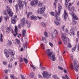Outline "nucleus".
Returning <instances> with one entry per match:
<instances>
[{"label":"nucleus","instance_id":"nucleus-1","mask_svg":"<svg viewBox=\"0 0 79 79\" xmlns=\"http://www.w3.org/2000/svg\"><path fill=\"white\" fill-rule=\"evenodd\" d=\"M6 10H5L4 11V15H6V17L4 16V18L6 20V21H7V19H9V18L8 15V14L9 16H13V12H12L11 10L10 9V7L7 6H6Z\"/></svg>","mask_w":79,"mask_h":79},{"label":"nucleus","instance_id":"nucleus-2","mask_svg":"<svg viewBox=\"0 0 79 79\" xmlns=\"http://www.w3.org/2000/svg\"><path fill=\"white\" fill-rule=\"evenodd\" d=\"M46 53L47 54L48 56L49 57V58L50 60H51L52 61L56 60V57L55 54L53 55V52H50V49H47L46 50ZM52 56L51 57V56Z\"/></svg>","mask_w":79,"mask_h":79},{"label":"nucleus","instance_id":"nucleus-3","mask_svg":"<svg viewBox=\"0 0 79 79\" xmlns=\"http://www.w3.org/2000/svg\"><path fill=\"white\" fill-rule=\"evenodd\" d=\"M45 6H43L41 8L37 10V13L39 15H43H43L44 16L46 17H47V13L44 12V11H45Z\"/></svg>","mask_w":79,"mask_h":79},{"label":"nucleus","instance_id":"nucleus-4","mask_svg":"<svg viewBox=\"0 0 79 79\" xmlns=\"http://www.w3.org/2000/svg\"><path fill=\"white\" fill-rule=\"evenodd\" d=\"M42 74L43 77L46 79H49V78L51 77V76H52V74L48 73L45 71L43 72Z\"/></svg>","mask_w":79,"mask_h":79},{"label":"nucleus","instance_id":"nucleus-5","mask_svg":"<svg viewBox=\"0 0 79 79\" xmlns=\"http://www.w3.org/2000/svg\"><path fill=\"white\" fill-rule=\"evenodd\" d=\"M61 38L62 39V40H63V41L64 44H66V43H67V39H68V38H67V37L66 36L64 33H62Z\"/></svg>","mask_w":79,"mask_h":79},{"label":"nucleus","instance_id":"nucleus-6","mask_svg":"<svg viewBox=\"0 0 79 79\" xmlns=\"http://www.w3.org/2000/svg\"><path fill=\"white\" fill-rule=\"evenodd\" d=\"M54 13L55 16L56 17V21H59V18H58V16H59V15H60V13H59V12H57L56 10H55Z\"/></svg>","mask_w":79,"mask_h":79},{"label":"nucleus","instance_id":"nucleus-7","mask_svg":"<svg viewBox=\"0 0 79 79\" xmlns=\"http://www.w3.org/2000/svg\"><path fill=\"white\" fill-rule=\"evenodd\" d=\"M23 3V1H19V8L20 10H22L23 8L24 5L22 3Z\"/></svg>","mask_w":79,"mask_h":79},{"label":"nucleus","instance_id":"nucleus-8","mask_svg":"<svg viewBox=\"0 0 79 79\" xmlns=\"http://www.w3.org/2000/svg\"><path fill=\"white\" fill-rule=\"evenodd\" d=\"M38 3V0H33L31 2L30 5L31 6H35L37 5Z\"/></svg>","mask_w":79,"mask_h":79},{"label":"nucleus","instance_id":"nucleus-9","mask_svg":"<svg viewBox=\"0 0 79 79\" xmlns=\"http://www.w3.org/2000/svg\"><path fill=\"white\" fill-rule=\"evenodd\" d=\"M69 14L70 15H72L74 19H76V20H79V18L77 17V16L76 15H75L74 13L73 12L72 13L69 12Z\"/></svg>","mask_w":79,"mask_h":79},{"label":"nucleus","instance_id":"nucleus-10","mask_svg":"<svg viewBox=\"0 0 79 79\" xmlns=\"http://www.w3.org/2000/svg\"><path fill=\"white\" fill-rule=\"evenodd\" d=\"M4 53L5 55H6V58H8L10 55V52H8V51L6 49L4 51Z\"/></svg>","mask_w":79,"mask_h":79},{"label":"nucleus","instance_id":"nucleus-11","mask_svg":"<svg viewBox=\"0 0 79 79\" xmlns=\"http://www.w3.org/2000/svg\"><path fill=\"white\" fill-rule=\"evenodd\" d=\"M74 65L75 67V71L76 72L78 71V68H79V66L77 65V63H74Z\"/></svg>","mask_w":79,"mask_h":79},{"label":"nucleus","instance_id":"nucleus-12","mask_svg":"<svg viewBox=\"0 0 79 79\" xmlns=\"http://www.w3.org/2000/svg\"><path fill=\"white\" fill-rule=\"evenodd\" d=\"M15 32L16 34L14 33V35L15 37L16 36V35H18V28H17V26H15Z\"/></svg>","mask_w":79,"mask_h":79},{"label":"nucleus","instance_id":"nucleus-13","mask_svg":"<svg viewBox=\"0 0 79 79\" xmlns=\"http://www.w3.org/2000/svg\"><path fill=\"white\" fill-rule=\"evenodd\" d=\"M70 34L71 36V35H72L73 37L74 36L75 34H74V31L73 30V28H71L70 29Z\"/></svg>","mask_w":79,"mask_h":79},{"label":"nucleus","instance_id":"nucleus-14","mask_svg":"<svg viewBox=\"0 0 79 79\" xmlns=\"http://www.w3.org/2000/svg\"><path fill=\"white\" fill-rule=\"evenodd\" d=\"M58 5L59 6L58 7V13H60L61 11L62 7L61 6V5L60 4L58 3Z\"/></svg>","mask_w":79,"mask_h":79},{"label":"nucleus","instance_id":"nucleus-15","mask_svg":"<svg viewBox=\"0 0 79 79\" xmlns=\"http://www.w3.org/2000/svg\"><path fill=\"white\" fill-rule=\"evenodd\" d=\"M30 19H31V20L34 19L35 21H36V20H37V17L33 15L30 17Z\"/></svg>","mask_w":79,"mask_h":79},{"label":"nucleus","instance_id":"nucleus-16","mask_svg":"<svg viewBox=\"0 0 79 79\" xmlns=\"http://www.w3.org/2000/svg\"><path fill=\"white\" fill-rule=\"evenodd\" d=\"M36 5H37V6H39V7H41V6H42L43 5L42 3V2L40 1L39 2L38 1V3Z\"/></svg>","mask_w":79,"mask_h":79},{"label":"nucleus","instance_id":"nucleus-17","mask_svg":"<svg viewBox=\"0 0 79 79\" xmlns=\"http://www.w3.org/2000/svg\"><path fill=\"white\" fill-rule=\"evenodd\" d=\"M25 20H26V19H25V18H23L21 20V24H22V25H24V24H25Z\"/></svg>","mask_w":79,"mask_h":79},{"label":"nucleus","instance_id":"nucleus-18","mask_svg":"<svg viewBox=\"0 0 79 79\" xmlns=\"http://www.w3.org/2000/svg\"><path fill=\"white\" fill-rule=\"evenodd\" d=\"M6 29L7 30H8L9 31H11L12 32V33H13V32H14L13 31V29L12 28L10 27H7Z\"/></svg>","mask_w":79,"mask_h":79},{"label":"nucleus","instance_id":"nucleus-19","mask_svg":"<svg viewBox=\"0 0 79 79\" xmlns=\"http://www.w3.org/2000/svg\"><path fill=\"white\" fill-rule=\"evenodd\" d=\"M66 16H67V12H66V10H65L64 12V19L65 20V21L66 20Z\"/></svg>","mask_w":79,"mask_h":79},{"label":"nucleus","instance_id":"nucleus-20","mask_svg":"<svg viewBox=\"0 0 79 79\" xmlns=\"http://www.w3.org/2000/svg\"><path fill=\"white\" fill-rule=\"evenodd\" d=\"M18 6H19V4H17L15 6V7L16 9V11L17 13L18 12V11H19V9H18Z\"/></svg>","mask_w":79,"mask_h":79},{"label":"nucleus","instance_id":"nucleus-21","mask_svg":"<svg viewBox=\"0 0 79 79\" xmlns=\"http://www.w3.org/2000/svg\"><path fill=\"white\" fill-rule=\"evenodd\" d=\"M26 30H22V35H23V37H25L26 36Z\"/></svg>","mask_w":79,"mask_h":79},{"label":"nucleus","instance_id":"nucleus-22","mask_svg":"<svg viewBox=\"0 0 79 79\" xmlns=\"http://www.w3.org/2000/svg\"><path fill=\"white\" fill-rule=\"evenodd\" d=\"M11 23L12 24H15L16 23V19L12 18Z\"/></svg>","mask_w":79,"mask_h":79},{"label":"nucleus","instance_id":"nucleus-23","mask_svg":"<svg viewBox=\"0 0 79 79\" xmlns=\"http://www.w3.org/2000/svg\"><path fill=\"white\" fill-rule=\"evenodd\" d=\"M26 24H27V27L28 28L30 27V24H29V23H28V21H27V20H26Z\"/></svg>","mask_w":79,"mask_h":79},{"label":"nucleus","instance_id":"nucleus-24","mask_svg":"<svg viewBox=\"0 0 79 79\" xmlns=\"http://www.w3.org/2000/svg\"><path fill=\"white\" fill-rule=\"evenodd\" d=\"M41 24V26H43V27H46V26H47V25L46 24V23L45 22H42Z\"/></svg>","mask_w":79,"mask_h":79},{"label":"nucleus","instance_id":"nucleus-25","mask_svg":"<svg viewBox=\"0 0 79 79\" xmlns=\"http://www.w3.org/2000/svg\"><path fill=\"white\" fill-rule=\"evenodd\" d=\"M34 73L33 72L31 73L30 75V76L31 78H33L34 77Z\"/></svg>","mask_w":79,"mask_h":79},{"label":"nucleus","instance_id":"nucleus-26","mask_svg":"<svg viewBox=\"0 0 79 79\" xmlns=\"http://www.w3.org/2000/svg\"><path fill=\"white\" fill-rule=\"evenodd\" d=\"M65 32L66 35H68L69 32H68V30L67 29H65Z\"/></svg>","mask_w":79,"mask_h":79},{"label":"nucleus","instance_id":"nucleus-27","mask_svg":"<svg viewBox=\"0 0 79 79\" xmlns=\"http://www.w3.org/2000/svg\"><path fill=\"white\" fill-rule=\"evenodd\" d=\"M68 9L69 10V11H71L72 10H73H73H74V7H72V8H70V7H69V6H68Z\"/></svg>","mask_w":79,"mask_h":79},{"label":"nucleus","instance_id":"nucleus-28","mask_svg":"<svg viewBox=\"0 0 79 79\" xmlns=\"http://www.w3.org/2000/svg\"><path fill=\"white\" fill-rule=\"evenodd\" d=\"M67 46L69 47V48H71L72 47V45H71V44L70 42L68 43V44Z\"/></svg>","mask_w":79,"mask_h":79},{"label":"nucleus","instance_id":"nucleus-29","mask_svg":"<svg viewBox=\"0 0 79 79\" xmlns=\"http://www.w3.org/2000/svg\"><path fill=\"white\" fill-rule=\"evenodd\" d=\"M23 60L24 61H25L26 63L27 64V62H28V60L27 59H26L25 58H23Z\"/></svg>","mask_w":79,"mask_h":79},{"label":"nucleus","instance_id":"nucleus-30","mask_svg":"<svg viewBox=\"0 0 79 79\" xmlns=\"http://www.w3.org/2000/svg\"><path fill=\"white\" fill-rule=\"evenodd\" d=\"M31 66L32 68L33 71H35V68L34 66V65H30Z\"/></svg>","mask_w":79,"mask_h":79},{"label":"nucleus","instance_id":"nucleus-31","mask_svg":"<svg viewBox=\"0 0 79 79\" xmlns=\"http://www.w3.org/2000/svg\"><path fill=\"white\" fill-rule=\"evenodd\" d=\"M58 21H56V22H55V21H54L55 24H56V26H58V25H59V22Z\"/></svg>","mask_w":79,"mask_h":79},{"label":"nucleus","instance_id":"nucleus-32","mask_svg":"<svg viewBox=\"0 0 79 79\" xmlns=\"http://www.w3.org/2000/svg\"><path fill=\"white\" fill-rule=\"evenodd\" d=\"M50 15H51L52 16H55V14L54 15V13L53 12H49Z\"/></svg>","mask_w":79,"mask_h":79},{"label":"nucleus","instance_id":"nucleus-33","mask_svg":"<svg viewBox=\"0 0 79 79\" xmlns=\"http://www.w3.org/2000/svg\"><path fill=\"white\" fill-rule=\"evenodd\" d=\"M49 44L50 46H51L52 47H53V44H52V43L50 42H49Z\"/></svg>","mask_w":79,"mask_h":79},{"label":"nucleus","instance_id":"nucleus-34","mask_svg":"<svg viewBox=\"0 0 79 79\" xmlns=\"http://www.w3.org/2000/svg\"><path fill=\"white\" fill-rule=\"evenodd\" d=\"M8 68H11L12 67V64H9L8 65Z\"/></svg>","mask_w":79,"mask_h":79},{"label":"nucleus","instance_id":"nucleus-35","mask_svg":"<svg viewBox=\"0 0 79 79\" xmlns=\"http://www.w3.org/2000/svg\"><path fill=\"white\" fill-rule=\"evenodd\" d=\"M58 69L60 70H63V68L61 67H60V66H58Z\"/></svg>","mask_w":79,"mask_h":79},{"label":"nucleus","instance_id":"nucleus-36","mask_svg":"<svg viewBox=\"0 0 79 79\" xmlns=\"http://www.w3.org/2000/svg\"><path fill=\"white\" fill-rule=\"evenodd\" d=\"M8 43H9V45H11V44H12V43L11 42V41H9L8 40Z\"/></svg>","mask_w":79,"mask_h":79},{"label":"nucleus","instance_id":"nucleus-37","mask_svg":"<svg viewBox=\"0 0 79 79\" xmlns=\"http://www.w3.org/2000/svg\"><path fill=\"white\" fill-rule=\"evenodd\" d=\"M76 49V47H74L73 48H72V52H74L75 51V50Z\"/></svg>","mask_w":79,"mask_h":79},{"label":"nucleus","instance_id":"nucleus-38","mask_svg":"<svg viewBox=\"0 0 79 79\" xmlns=\"http://www.w3.org/2000/svg\"><path fill=\"white\" fill-rule=\"evenodd\" d=\"M68 5V2L67 0H65V5L66 6V7H67V6Z\"/></svg>","mask_w":79,"mask_h":79},{"label":"nucleus","instance_id":"nucleus-39","mask_svg":"<svg viewBox=\"0 0 79 79\" xmlns=\"http://www.w3.org/2000/svg\"><path fill=\"white\" fill-rule=\"evenodd\" d=\"M22 79H25V78L23 76V75H20Z\"/></svg>","mask_w":79,"mask_h":79},{"label":"nucleus","instance_id":"nucleus-40","mask_svg":"<svg viewBox=\"0 0 79 79\" xmlns=\"http://www.w3.org/2000/svg\"><path fill=\"white\" fill-rule=\"evenodd\" d=\"M44 34L45 37H47L48 34H47V31H46L44 32Z\"/></svg>","mask_w":79,"mask_h":79},{"label":"nucleus","instance_id":"nucleus-41","mask_svg":"<svg viewBox=\"0 0 79 79\" xmlns=\"http://www.w3.org/2000/svg\"><path fill=\"white\" fill-rule=\"evenodd\" d=\"M16 42L17 44H19V40L18 39H16Z\"/></svg>","mask_w":79,"mask_h":79},{"label":"nucleus","instance_id":"nucleus-42","mask_svg":"<svg viewBox=\"0 0 79 79\" xmlns=\"http://www.w3.org/2000/svg\"><path fill=\"white\" fill-rule=\"evenodd\" d=\"M10 78L11 79H14L15 78L14 77V75H10Z\"/></svg>","mask_w":79,"mask_h":79},{"label":"nucleus","instance_id":"nucleus-43","mask_svg":"<svg viewBox=\"0 0 79 79\" xmlns=\"http://www.w3.org/2000/svg\"><path fill=\"white\" fill-rule=\"evenodd\" d=\"M42 46H41V48H43V49H44L45 48V47H44V45H43V44H41Z\"/></svg>","mask_w":79,"mask_h":79},{"label":"nucleus","instance_id":"nucleus-44","mask_svg":"<svg viewBox=\"0 0 79 79\" xmlns=\"http://www.w3.org/2000/svg\"><path fill=\"white\" fill-rule=\"evenodd\" d=\"M66 27L65 26V25H64L63 26L62 29H63V31H64V29H65V28Z\"/></svg>","mask_w":79,"mask_h":79},{"label":"nucleus","instance_id":"nucleus-45","mask_svg":"<svg viewBox=\"0 0 79 79\" xmlns=\"http://www.w3.org/2000/svg\"><path fill=\"white\" fill-rule=\"evenodd\" d=\"M73 24H76V23H77V22H76V21L73 20Z\"/></svg>","mask_w":79,"mask_h":79},{"label":"nucleus","instance_id":"nucleus-46","mask_svg":"<svg viewBox=\"0 0 79 79\" xmlns=\"http://www.w3.org/2000/svg\"><path fill=\"white\" fill-rule=\"evenodd\" d=\"M16 18H17V15H15L14 16L13 18H12V19H16Z\"/></svg>","mask_w":79,"mask_h":79},{"label":"nucleus","instance_id":"nucleus-47","mask_svg":"<svg viewBox=\"0 0 79 79\" xmlns=\"http://www.w3.org/2000/svg\"><path fill=\"white\" fill-rule=\"evenodd\" d=\"M54 32L55 34H58V31L56 30H54Z\"/></svg>","mask_w":79,"mask_h":79},{"label":"nucleus","instance_id":"nucleus-48","mask_svg":"<svg viewBox=\"0 0 79 79\" xmlns=\"http://www.w3.org/2000/svg\"><path fill=\"white\" fill-rule=\"evenodd\" d=\"M38 77L39 78H41V79H42L43 77L42 76H41L40 75H38Z\"/></svg>","mask_w":79,"mask_h":79},{"label":"nucleus","instance_id":"nucleus-49","mask_svg":"<svg viewBox=\"0 0 79 79\" xmlns=\"http://www.w3.org/2000/svg\"><path fill=\"white\" fill-rule=\"evenodd\" d=\"M53 5L55 6V8H56V3H55V2H54Z\"/></svg>","mask_w":79,"mask_h":79},{"label":"nucleus","instance_id":"nucleus-50","mask_svg":"<svg viewBox=\"0 0 79 79\" xmlns=\"http://www.w3.org/2000/svg\"><path fill=\"white\" fill-rule=\"evenodd\" d=\"M30 16V14H29V13L28 12L27 14V18H29V17Z\"/></svg>","mask_w":79,"mask_h":79},{"label":"nucleus","instance_id":"nucleus-51","mask_svg":"<svg viewBox=\"0 0 79 79\" xmlns=\"http://www.w3.org/2000/svg\"><path fill=\"white\" fill-rule=\"evenodd\" d=\"M65 77L67 79H69V77H68V76L67 75H65Z\"/></svg>","mask_w":79,"mask_h":79},{"label":"nucleus","instance_id":"nucleus-52","mask_svg":"<svg viewBox=\"0 0 79 79\" xmlns=\"http://www.w3.org/2000/svg\"><path fill=\"white\" fill-rule=\"evenodd\" d=\"M3 64L4 65H7V63H6V62H3Z\"/></svg>","mask_w":79,"mask_h":79},{"label":"nucleus","instance_id":"nucleus-53","mask_svg":"<svg viewBox=\"0 0 79 79\" xmlns=\"http://www.w3.org/2000/svg\"><path fill=\"white\" fill-rule=\"evenodd\" d=\"M19 60L20 62H23V59L22 58H20Z\"/></svg>","mask_w":79,"mask_h":79},{"label":"nucleus","instance_id":"nucleus-54","mask_svg":"<svg viewBox=\"0 0 79 79\" xmlns=\"http://www.w3.org/2000/svg\"><path fill=\"white\" fill-rule=\"evenodd\" d=\"M4 72L5 73H6V74H7V73H8V70L7 69H5L4 70Z\"/></svg>","mask_w":79,"mask_h":79},{"label":"nucleus","instance_id":"nucleus-55","mask_svg":"<svg viewBox=\"0 0 79 79\" xmlns=\"http://www.w3.org/2000/svg\"><path fill=\"white\" fill-rule=\"evenodd\" d=\"M37 18H38L39 19H42V17H40L39 16H37Z\"/></svg>","mask_w":79,"mask_h":79},{"label":"nucleus","instance_id":"nucleus-56","mask_svg":"<svg viewBox=\"0 0 79 79\" xmlns=\"http://www.w3.org/2000/svg\"><path fill=\"white\" fill-rule=\"evenodd\" d=\"M77 35L78 37H79V31L77 32Z\"/></svg>","mask_w":79,"mask_h":79},{"label":"nucleus","instance_id":"nucleus-57","mask_svg":"<svg viewBox=\"0 0 79 79\" xmlns=\"http://www.w3.org/2000/svg\"><path fill=\"white\" fill-rule=\"evenodd\" d=\"M53 77L55 78H56L57 77L56 75H54L53 76Z\"/></svg>","mask_w":79,"mask_h":79},{"label":"nucleus","instance_id":"nucleus-58","mask_svg":"<svg viewBox=\"0 0 79 79\" xmlns=\"http://www.w3.org/2000/svg\"><path fill=\"white\" fill-rule=\"evenodd\" d=\"M71 68L73 69H74V67H73V64H71Z\"/></svg>","mask_w":79,"mask_h":79},{"label":"nucleus","instance_id":"nucleus-59","mask_svg":"<svg viewBox=\"0 0 79 79\" xmlns=\"http://www.w3.org/2000/svg\"><path fill=\"white\" fill-rule=\"evenodd\" d=\"M10 53L12 55H14V53H13V51H11L10 52Z\"/></svg>","mask_w":79,"mask_h":79},{"label":"nucleus","instance_id":"nucleus-60","mask_svg":"<svg viewBox=\"0 0 79 79\" xmlns=\"http://www.w3.org/2000/svg\"><path fill=\"white\" fill-rule=\"evenodd\" d=\"M64 71L65 73H67V71H66V70L65 69H64Z\"/></svg>","mask_w":79,"mask_h":79},{"label":"nucleus","instance_id":"nucleus-61","mask_svg":"<svg viewBox=\"0 0 79 79\" xmlns=\"http://www.w3.org/2000/svg\"><path fill=\"white\" fill-rule=\"evenodd\" d=\"M0 41H1V42H3V39H2V38H0Z\"/></svg>","mask_w":79,"mask_h":79},{"label":"nucleus","instance_id":"nucleus-62","mask_svg":"<svg viewBox=\"0 0 79 79\" xmlns=\"http://www.w3.org/2000/svg\"><path fill=\"white\" fill-rule=\"evenodd\" d=\"M24 5H25V6H26V1H24Z\"/></svg>","mask_w":79,"mask_h":79},{"label":"nucleus","instance_id":"nucleus-63","mask_svg":"<svg viewBox=\"0 0 79 79\" xmlns=\"http://www.w3.org/2000/svg\"><path fill=\"white\" fill-rule=\"evenodd\" d=\"M29 14H30V15H32V12H30L29 13Z\"/></svg>","mask_w":79,"mask_h":79},{"label":"nucleus","instance_id":"nucleus-64","mask_svg":"<svg viewBox=\"0 0 79 79\" xmlns=\"http://www.w3.org/2000/svg\"><path fill=\"white\" fill-rule=\"evenodd\" d=\"M9 2L10 3H12V0H9Z\"/></svg>","mask_w":79,"mask_h":79}]
</instances>
